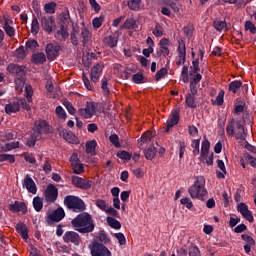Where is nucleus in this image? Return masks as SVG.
<instances>
[{"instance_id":"nucleus-1","label":"nucleus","mask_w":256,"mask_h":256,"mask_svg":"<svg viewBox=\"0 0 256 256\" xmlns=\"http://www.w3.org/2000/svg\"><path fill=\"white\" fill-rule=\"evenodd\" d=\"M71 225L74 231L81 233V235H89V233H93L95 231V220L91 214L87 212H82L78 214L71 221Z\"/></svg>"},{"instance_id":"nucleus-2","label":"nucleus","mask_w":256,"mask_h":256,"mask_svg":"<svg viewBox=\"0 0 256 256\" xmlns=\"http://www.w3.org/2000/svg\"><path fill=\"white\" fill-rule=\"evenodd\" d=\"M188 193L192 199H201V201H203V199L207 197V190L205 189V177L198 176L194 185L189 188Z\"/></svg>"},{"instance_id":"nucleus-3","label":"nucleus","mask_w":256,"mask_h":256,"mask_svg":"<svg viewBox=\"0 0 256 256\" xmlns=\"http://www.w3.org/2000/svg\"><path fill=\"white\" fill-rule=\"evenodd\" d=\"M226 133L228 137H235L236 139H245L247 134H245V127L240 121L231 119L226 126Z\"/></svg>"},{"instance_id":"nucleus-4","label":"nucleus","mask_w":256,"mask_h":256,"mask_svg":"<svg viewBox=\"0 0 256 256\" xmlns=\"http://www.w3.org/2000/svg\"><path fill=\"white\" fill-rule=\"evenodd\" d=\"M64 205L69 209V211H73V213H83L87 206L85 205V201L81 199L79 196L75 195H67L64 198Z\"/></svg>"},{"instance_id":"nucleus-5","label":"nucleus","mask_w":256,"mask_h":256,"mask_svg":"<svg viewBox=\"0 0 256 256\" xmlns=\"http://www.w3.org/2000/svg\"><path fill=\"white\" fill-rule=\"evenodd\" d=\"M39 20L43 31L48 33V35H51V33L57 31V22H55V16L40 13Z\"/></svg>"},{"instance_id":"nucleus-6","label":"nucleus","mask_w":256,"mask_h":256,"mask_svg":"<svg viewBox=\"0 0 256 256\" xmlns=\"http://www.w3.org/2000/svg\"><path fill=\"white\" fill-rule=\"evenodd\" d=\"M97 109L99 111H103V104L96 103V102H87L85 108H80L78 110V113L81 117H84V119H91L93 115L97 112Z\"/></svg>"},{"instance_id":"nucleus-7","label":"nucleus","mask_w":256,"mask_h":256,"mask_svg":"<svg viewBox=\"0 0 256 256\" xmlns=\"http://www.w3.org/2000/svg\"><path fill=\"white\" fill-rule=\"evenodd\" d=\"M65 219V210L63 207H58L51 213L47 214L46 221L48 225H53V223H59L60 221H63Z\"/></svg>"},{"instance_id":"nucleus-8","label":"nucleus","mask_w":256,"mask_h":256,"mask_svg":"<svg viewBox=\"0 0 256 256\" xmlns=\"http://www.w3.org/2000/svg\"><path fill=\"white\" fill-rule=\"evenodd\" d=\"M90 252L92 256H111L112 253L109 248L102 243L93 242L90 246Z\"/></svg>"},{"instance_id":"nucleus-9","label":"nucleus","mask_w":256,"mask_h":256,"mask_svg":"<svg viewBox=\"0 0 256 256\" xmlns=\"http://www.w3.org/2000/svg\"><path fill=\"white\" fill-rule=\"evenodd\" d=\"M71 181L74 187L82 189L83 191H89V189L93 187V182L91 180H87L79 176H71Z\"/></svg>"},{"instance_id":"nucleus-10","label":"nucleus","mask_w":256,"mask_h":256,"mask_svg":"<svg viewBox=\"0 0 256 256\" xmlns=\"http://www.w3.org/2000/svg\"><path fill=\"white\" fill-rule=\"evenodd\" d=\"M59 51H61V46L57 43H49L45 47V53L48 61H55L59 57Z\"/></svg>"},{"instance_id":"nucleus-11","label":"nucleus","mask_w":256,"mask_h":256,"mask_svg":"<svg viewBox=\"0 0 256 256\" xmlns=\"http://www.w3.org/2000/svg\"><path fill=\"white\" fill-rule=\"evenodd\" d=\"M44 197L46 203H55L57 201V198L59 197V190L56 188L55 185L50 184L47 186Z\"/></svg>"},{"instance_id":"nucleus-12","label":"nucleus","mask_w":256,"mask_h":256,"mask_svg":"<svg viewBox=\"0 0 256 256\" xmlns=\"http://www.w3.org/2000/svg\"><path fill=\"white\" fill-rule=\"evenodd\" d=\"M34 133H37L38 136L41 138V135H47L48 133H52L51 125L47 123L45 120H40L35 123V128L33 129Z\"/></svg>"},{"instance_id":"nucleus-13","label":"nucleus","mask_w":256,"mask_h":256,"mask_svg":"<svg viewBox=\"0 0 256 256\" xmlns=\"http://www.w3.org/2000/svg\"><path fill=\"white\" fill-rule=\"evenodd\" d=\"M179 119H180L179 109L172 110V112L166 122L165 133H169V131L172 129V127H175V125H178Z\"/></svg>"},{"instance_id":"nucleus-14","label":"nucleus","mask_w":256,"mask_h":256,"mask_svg":"<svg viewBox=\"0 0 256 256\" xmlns=\"http://www.w3.org/2000/svg\"><path fill=\"white\" fill-rule=\"evenodd\" d=\"M22 187L27 189L28 193H32V195H37V184H35V181L33 178H31V175L27 174L25 178L22 180Z\"/></svg>"},{"instance_id":"nucleus-15","label":"nucleus","mask_w":256,"mask_h":256,"mask_svg":"<svg viewBox=\"0 0 256 256\" xmlns=\"http://www.w3.org/2000/svg\"><path fill=\"white\" fill-rule=\"evenodd\" d=\"M64 243H73V245H79L81 243V237L79 233L75 231H67L63 235Z\"/></svg>"},{"instance_id":"nucleus-16","label":"nucleus","mask_w":256,"mask_h":256,"mask_svg":"<svg viewBox=\"0 0 256 256\" xmlns=\"http://www.w3.org/2000/svg\"><path fill=\"white\" fill-rule=\"evenodd\" d=\"M159 47L160 50L157 51L156 57H161V55H163V57H169V39L162 38L159 42Z\"/></svg>"},{"instance_id":"nucleus-17","label":"nucleus","mask_w":256,"mask_h":256,"mask_svg":"<svg viewBox=\"0 0 256 256\" xmlns=\"http://www.w3.org/2000/svg\"><path fill=\"white\" fill-rule=\"evenodd\" d=\"M101 73H103V64L97 63L91 68V81L93 83H98L99 77H101Z\"/></svg>"},{"instance_id":"nucleus-18","label":"nucleus","mask_w":256,"mask_h":256,"mask_svg":"<svg viewBox=\"0 0 256 256\" xmlns=\"http://www.w3.org/2000/svg\"><path fill=\"white\" fill-rule=\"evenodd\" d=\"M54 37L57 41H67L69 38V32L67 31V27H65L64 23H60V29L56 30Z\"/></svg>"},{"instance_id":"nucleus-19","label":"nucleus","mask_w":256,"mask_h":256,"mask_svg":"<svg viewBox=\"0 0 256 256\" xmlns=\"http://www.w3.org/2000/svg\"><path fill=\"white\" fill-rule=\"evenodd\" d=\"M9 209L13 213L21 212L22 215H27V204H25V202L15 201L13 204L10 205Z\"/></svg>"},{"instance_id":"nucleus-20","label":"nucleus","mask_w":256,"mask_h":256,"mask_svg":"<svg viewBox=\"0 0 256 256\" xmlns=\"http://www.w3.org/2000/svg\"><path fill=\"white\" fill-rule=\"evenodd\" d=\"M209 149H211V142L204 139L201 144L200 161H205L209 157Z\"/></svg>"},{"instance_id":"nucleus-21","label":"nucleus","mask_w":256,"mask_h":256,"mask_svg":"<svg viewBox=\"0 0 256 256\" xmlns=\"http://www.w3.org/2000/svg\"><path fill=\"white\" fill-rule=\"evenodd\" d=\"M7 71L12 73V75H17L18 77L25 76V70L23 69V66H19L17 64H9L7 66Z\"/></svg>"},{"instance_id":"nucleus-22","label":"nucleus","mask_w":256,"mask_h":256,"mask_svg":"<svg viewBox=\"0 0 256 256\" xmlns=\"http://www.w3.org/2000/svg\"><path fill=\"white\" fill-rule=\"evenodd\" d=\"M21 110V104L19 101L10 102L5 105L6 115H11L12 113H18Z\"/></svg>"},{"instance_id":"nucleus-23","label":"nucleus","mask_w":256,"mask_h":256,"mask_svg":"<svg viewBox=\"0 0 256 256\" xmlns=\"http://www.w3.org/2000/svg\"><path fill=\"white\" fill-rule=\"evenodd\" d=\"M47 61V56H45V53L43 52H37L32 54L31 56V62L34 65H43Z\"/></svg>"},{"instance_id":"nucleus-24","label":"nucleus","mask_w":256,"mask_h":256,"mask_svg":"<svg viewBox=\"0 0 256 256\" xmlns=\"http://www.w3.org/2000/svg\"><path fill=\"white\" fill-rule=\"evenodd\" d=\"M15 229L22 239H29V229H27V224L19 222L16 224Z\"/></svg>"},{"instance_id":"nucleus-25","label":"nucleus","mask_w":256,"mask_h":256,"mask_svg":"<svg viewBox=\"0 0 256 256\" xmlns=\"http://www.w3.org/2000/svg\"><path fill=\"white\" fill-rule=\"evenodd\" d=\"M178 45V57L185 63V60L187 59V48L185 47V40H179Z\"/></svg>"},{"instance_id":"nucleus-26","label":"nucleus","mask_w":256,"mask_h":256,"mask_svg":"<svg viewBox=\"0 0 256 256\" xmlns=\"http://www.w3.org/2000/svg\"><path fill=\"white\" fill-rule=\"evenodd\" d=\"M245 111V100L242 98H237L234 104V113L236 115H241Z\"/></svg>"},{"instance_id":"nucleus-27","label":"nucleus","mask_w":256,"mask_h":256,"mask_svg":"<svg viewBox=\"0 0 256 256\" xmlns=\"http://www.w3.org/2000/svg\"><path fill=\"white\" fill-rule=\"evenodd\" d=\"M60 135L68 143H76V141H77V136H75V134L73 132H71V131L62 130L60 132Z\"/></svg>"},{"instance_id":"nucleus-28","label":"nucleus","mask_w":256,"mask_h":256,"mask_svg":"<svg viewBox=\"0 0 256 256\" xmlns=\"http://www.w3.org/2000/svg\"><path fill=\"white\" fill-rule=\"evenodd\" d=\"M144 155L148 161H153V159H155V156L157 155V148H155V146L153 145H150L144 150Z\"/></svg>"},{"instance_id":"nucleus-29","label":"nucleus","mask_w":256,"mask_h":256,"mask_svg":"<svg viewBox=\"0 0 256 256\" xmlns=\"http://www.w3.org/2000/svg\"><path fill=\"white\" fill-rule=\"evenodd\" d=\"M103 43L104 45H107V47L113 49L114 47H117V43H119V38H117L116 36H108L104 38Z\"/></svg>"},{"instance_id":"nucleus-30","label":"nucleus","mask_w":256,"mask_h":256,"mask_svg":"<svg viewBox=\"0 0 256 256\" xmlns=\"http://www.w3.org/2000/svg\"><path fill=\"white\" fill-rule=\"evenodd\" d=\"M185 104L189 109H197V102L195 101V96L191 94H186Z\"/></svg>"},{"instance_id":"nucleus-31","label":"nucleus","mask_w":256,"mask_h":256,"mask_svg":"<svg viewBox=\"0 0 256 256\" xmlns=\"http://www.w3.org/2000/svg\"><path fill=\"white\" fill-rule=\"evenodd\" d=\"M241 87H243V82L241 80H234L229 84L228 89L231 93L235 94Z\"/></svg>"},{"instance_id":"nucleus-32","label":"nucleus","mask_w":256,"mask_h":256,"mask_svg":"<svg viewBox=\"0 0 256 256\" xmlns=\"http://www.w3.org/2000/svg\"><path fill=\"white\" fill-rule=\"evenodd\" d=\"M106 222L108 223L109 227L112 229H116V231H119L121 229V222L119 220L113 218V217H107Z\"/></svg>"},{"instance_id":"nucleus-33","label":"nucleus","mask_w":256,"mask_h":256,"mask_svg":"<svg viewBox=\"0 0 256 256\" xmlns=\"http://www.w3.org/2000/svg\"><path fill=\"white\" fill-rule=\"evenodd\" d=\"M32 205L35 211L39 213L43 209V199H41L39 196L34 197Z\"/></svg>"},{"instance_id":"nucleus-34","label":"nucleus","mask_w":256,"mask_h":256,"mask_svg":"<svg viewBox=\"0 0 256 256\" xmlns=\"http://www.w3.org/2000/svg\"><path fill=\"white\" fill-rule=\"evenodd\" d=\"M94 57H95V53L87 54L82 57V62L84 67H86V69H89L91 67V65L93 64Z\"/></svg>"},{"instance_id":"nucleus-35","label":"nucleus","mask_w":256,"mask_h":256,"mask_svg":"<svg viewBox=\"0 0 256 256\" xmlns=\"http://www.w3.org/2000/svg\"><path fill=\"white\" fill-rule=\"evenodd\" d=\"M39 139H41L39 134L33 132L26 141L27 147H35V144L37 141H39Z\"/></svg>"},{"instance_id":"nucleus-36","label":"nucleus","mask_w":256,"mask_h":256,"mask_svg":"<svg viewBox=\"0 0 256 256\" xmlns=\"http://www.w3.org/2000/svg\"><path fill=\"white\" fill-rule=\"evenodd\" d=\"M225 91L220 90L216 99L212 100V105H217L218 107H221V105H223V103H225Z\"/></svg>"},{"instance_id":"nucleus-37","label":"nucleus","mask_w":256,"mask_h":256,"mask_svg":"<svg viewBox=\"0 0 256 256\" xmlns=\"http://www.w3.org/2000/svg\"><path fill=\"white\" fill-rule=\"evenodd\" d=\"M14 83L16 91H23V87H25V76H18V78L15 79Z\"/></svg>"},{"instance_id":"nucleus-38","label":"nucleus","mask_w":256,"mask_h":256,"mask_svg":"<svg viewBox=\"0 0 256 256\" xmlns=\"http://www.w3.org/2000/svg\"><path fill=\"white\" fill-rule=\"evenodd\" d=\"M57 7V3L50 2L44 5V11L46 15H54L55 8Z\"/></svg>"},{"instance_id":"nucleus-39","label":"nucleus","mask_w":256,"mask_h":256,"mask_svg":"<svg viewBox=\"0 0 256 256\" xmlns=\"http://www.w3.org/2000/svg\"><path fill=\"white\" fill-rule=\"evenodd\" d=\"M117 157L119 159H122V161H131L133 154H131L125 150H120L117 152Z\"/></svg>"},{"instance_id":"nucleus-40","label":"nucleus","mask_w":256,"mask_h":256,"mask_svg":"<svg viewBox=\"0 0 256 256\" xmlns=\"http://www.w3.org/2000/svg\"><path fill=\"white\" fill-rule=\"evenodd\" d=\"M39 29H40L39 20L37 19V16L33 15L31 32L33 33V35H37V33H39Z\"/></svg>"},{"instance_id":"nucleus-41","label":"nucleus","mask_w":256,"mask_h":256,"mask_svg":"<svg viewBox=\"0 0 256 256\" xmlns=\"http://www.w3.org/2000/svg\"><path fill=\"white\" fill-rule=\"evenodd\" d=\"M82 43L83 45H87L91 39V32L87 28L82 29L81 31Z\"/></svg>"},{"instance_id":"nucleus-42","label":"nucleus","mask_w":256,"mask_h":256,"mask_svg":"<svg viewBox=\"0 0 256 256\" xmlns=\"http://www.w3.org/2000/svg\"><path fill=\"white\" fill-rule=\"evenodd\" d=\"M200 145H201L200 139L192 140V143H191V147L193 149L192 153L195 157H197V155H199V153H200V150H199Z\"/></svg>"},{"instance_id":"nucleus-43","label":"nucleus","mask_w":256,"mask_h":256,"mask_svg":"<svg viewBox=\"0 0 256 256\" xmlns=\"http://www.w3.org/2000/svg\"><path fill=\"white\" fill-rule=\"evenodd\" d=\"M72 169H73L74 175H81V173H85V167L83 166V163H81V162L73 164Z\"/></svg>"},{"instance_id":"nucleus-44","label":"nucleus","mask_w":256,"mask_h":256,"mask_svg":"<svg viewBox=\"0 0 256 256\" xmlns=\"http://www.w3.org/2000/svg\"><path fill=\"white\" fill-rule=\"evenodd\" d=\"M132 81L133 83H136V85H141V83H145V76L143 75V73L138 72L133 75Z\"/></svg>"},{"instance_id":"nucleus-45","label":"nucleus","mask_w":256,"mask_h":256,"mask_svg":"<svg viewBox=\"0 0 256 256\" xmlns=\"http://www.w3.org/2000/svg\"><path fill=\"white\" fill-rule=\"evenodd\" d=\"M98 240L100 243H104V245H107V243H111V239L109 238V235L105 232V230L100 231Z\"/></svg>"},{"instance_id":"nucleus-46","label":"nucleus","mask_w":256,"mask_h":256,"mask_svg":"<svg viewBox=\"0 0 256 256\" xmlns=\"http://www.w3.org/2000/svg\"><path fill=\"white\" fill-rule=\"evenodd\" d=\"M55 113L59 119H62L63 121L67 119V112H65V109H63L62 106H57Z\"/></svg>"},{"instance_id":"nucleus-47","label":"nucleus","mask_w":256,"mask_h":256,"mask_svg":"<svg viewBox=\"0 0 256 256\" xmlns=\"http://www.w3.org/2000/svg\"><path fill=\"white\" fill-rule=\"evenodd\" d=\"M25 97L28 103H31L33 101V86L31 85L25 86Z\"/></svg>"},{"instance_id":"nucleus-48","label":"nucleus","mask_w":256,"mask_h":256,"mask_svg":"<svg viewBox=\"0 0 256 256\" xmlns=\"http://www.w3.org/2000/svg\"><path fill=\"white\" fill-rule=\"evenodd\" d=\"M39 47V42L35 39H30L26 42V49H30V51H35Z\"/></svg>"},{"instance_id":"nucleus-49","label":"nucleus","mask_w":256,"mask_h":256,"mask_svg":"<svg viewBox=\"0 0 256 256\" xmlns=\"http://www.w3.org/2000/svg\"><path fill=\"white\" fill-rule=\"evenodd\" d=\"M128 7L131 11H137L141 7V0H130L128 2Z\"/></svg>"},{"instance_id":"nucleus-50","label":"nucleus","mask_w":256,"mask_h":256,"mask_svg":"<svg viewBox=\"0 0 256 256\" xmlns=\"http://www.w3.org/2000/svg\"><path fill=\"white\" fill-rule=\"evenodd\" d=\"M97 148V141L91 140L86 143V153H94Z\"/></svg>"},{"instance_id":"nucleus-51","label":"nucleus","mask_w":256,"mask_h":256,"mask_svg":"<svg viewBox=\"0 0 256 256\" xmlns=\"http://www.w3.org/2000/svg\"><path fill=\"white\" fill-rule=\"evenodd\" d=\"M244 29H245V31H249L251 33V35H255V33H256L255 24H253V22H251L249 20L245 22Z\"/></svg>"},{"instance_id":"nucleus-52","label":"nucleus","mask_w":256,"mask_h":256,"mask_svg":"<svg viewBox=\"0 0 256 256\" xmlns=\"http://www.w3.org/2000/svg\"><path fill=\"white\" fill-rule=\"evenodd\" d=\"M4 30H5L6 35H8V37H15V28L10 26L9 22H7V21L4 24Z\"/></svg>"},{"instance_id":"nucleus-53","label":"nucleus","mask_w":256,"mask_h":256,"mask_svg":"<svg viewBox=\"0 0 256 256\" xmlns=\"http://www.w3.org/2000/svg\"><path fill=\"white\" fill-rule=\"evenodd\" d=\"M77 35H79V31L75 30L73 28L72 33L70 35L71 43L74 45V47H77L79 45V38H77Z\"/></svg>"},{"instance_id":"nucleus-54","label":"nucleus","mask_w":256,"mask_h":256,"mask_svg":"<svg viewBox=\"0 0 256 256\" xmlns=\"http://www.w3.org/2000/svg\"><path fill=\"white\" fill-rule=\"evenodd\" d=\"M213 26L216 29V31H222L227 27V22L216 20L214 21Z\"/></svg>"},{"instance_id":"nucleus-55","label":"nucleus","mask_w":256,"mask_h":256,"mask_svg":"<svg viewBox=\"0 0 256 256\" xmlns=\"http://www.w3.org/2000/svg\"><path fill=\"white\" fill-rule=\"evenodd\" d=\"M3 161H8V163H14L15 156L11 154H0V163H3Z\"/></svg>"},{"instance_id":"nucleus-56","label":"nucleus","mask_w":256,"mask_h":256,"mask_svg":"<svg viewBox=\"0 0 256 256\" xmlns=\"http://www.w3.org/2000/svg\"><path fill=\"white\" fill-rule=\"evenodd\" d=\"M109 141L111 144L114 145V147H116L117 149H119V147H121V143H119V136L117 134H111L109 136Z\"/></svg>"},{"instance_id":"nucleus-57","label":"nucleus","mask_w":256,"mask_h":256,"mask_svg":"<svg viewBox=\"0 0 256 256\" xmlns=\"http://www.w3.org/2000/svg\"><path fill=\"white\" fill-rule=\"evenodd\" d=\"M181 77H182L183 83H189V67L183 66Z\"/></svg>"},{"instance_id":"nucleus-58","label":"nucleus","mask_w":256,"mask_h":256,"mask_svg":"<svg viewBox=\"0 0 256 256\" xmlns=\"http://www.w3.org/2000/svg\"><path fill=\"white\" fill-rule=\"evenodd\" d=\"M101 89H102L104 95H109L110 91H109V87H108L107 77L102 78V80H101Z\"/></svg>"},{"instance_id":"nucleus-59","label":"nucleus","mask_w":256,"mask_h":256,"mask_svg":"<svg viewBox=\"0 0 256 256\" xmlns=\"http://www.w3.org/2000/svg\"><path fill=\"white\" fill-rule=\"evenodd\" d=\"M168 70L167 68H161L156 74H155V79L156 81H161V79L165 78V75H167Z\"/></svg>"},{"instance_id":"nucleus-60","label":"nucleus","mask_w":256,"mask_h":256,"mask_svg":"<svg viewBox=\"0 0 256 256\" xmlns=\"http://www.w3.org/2000/svg\"><path fill=\"white\" fill-rule=\"evenodd\" d=\"M24 159L27 163H30L31 165H35L37 163V159H35L33 153L24 154Z\"/></svg>"},{"instance_id":"nucleus-61","label":"nucleus","mask_w":256,"mask_h":256,"mask_svg":"<svg viewBox=\"0 0 256 256\" xmlns=\"http://www.w3.org/2000/svg\"><path fill=\"white\" fill-rule=\"evenodd\" d=\"M135 25H136L135 19L128 18L124 23V29H135Z\"/></svg>"},{"instance_id":"nucleus-62","label":"nucleus","mask_w":256,"mask_h":256,"mask_svg":"<svg viewBox=\"0 0 256 256\" xmlns=\"http://www.w3.org/2000/svg\"><path fill=\"white\" fill-rule=\"evenodd\" d=\"M16 57H17V59H25V57H27V54L25 53V47L20 46L16 50Z\"/></svg>"},{"instance_id":"nucleus-63","label":"nucleus","mask_w":256,"mask_h":256,"mask_svg":"<svg viewBox=\"0 0 256 256\" xmlns=\"http://www.w3.org/2000/svg\"><path fill=\"white\" fill-rule=\"evenodd\" d=\"M92 25H93L94 29H99V27H101V25H103V16L94 18L92 20Z\"/></svg>"},{"instance_id":"nucleus-64","label":"nucleus","mask_w":256,"mask_h":256,"mask_svg":"<svg viewBox=\"0 0 256 256\" xmlns=\"http://www.w3.org/2000/svg\"><path fill=\"white\" fill-rule=\"evenodd\" d=\"M189 256H201V251L197 246H191L189 248Z\"/></svg>"}]
</instances>
